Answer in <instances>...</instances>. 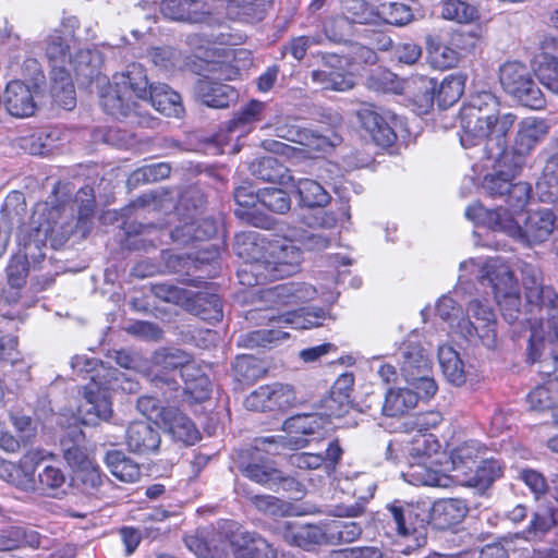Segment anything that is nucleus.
Masks as SVG:
<instances>
[{
  "label": "nucleus",
  "mask_w": 558,
  "mask_h": 558,
  "mask_svg": "<svg viewBox=\"0 0 558 558\" xmlns=\"http://www.w3.org/2000/svg\"><path fill=\"white\" fill-rule=\"evenodd\" d=\"M515 120V114L500 111V104L492 93H480L460 110L461 145L471 148L485 144L489 155H502L501 161L506 163L509 159L506 136Z\"/></svg>",
  "instance_id": "nucleus-1"
},
{
  "label": "nucleus",
  "mask_w": 558,
  "mask_h": 558,
  "mask_svg": "<svg viewBox=\"0 0 558 558\" xmlns=\"http://www.w3.org/2000/svg\"><path fill=\"white\" fill-rule=\"evenodd\" d=\"M75 203L78 204V216L74 218L73 208L68 206H49L40 204L35 209L38 216L36 231L38 236L49 239L53 247L62 246L70 236L78 229L82 235L89 231L90 218L95 208V196L92 186H84L75 195Z\"/></svg>",
  "instance_id": "nucleus-2"
},
{
  "label": "nucleus",
  "mask_w": 558,
  "mask_h": 558,
  "mask_svg": "<svg viewBox=\"0 0 558 558\" xmlns=\"http://www.w3.org/2000/svg\"><path fill=\"white\" fill-rule=\"evenodd\" d=\"M465 216L471 220L483 218L492 230L504 232L530 246L545 242L558 229L549 208L527 213L523 226L513 219L508 209L487 210L480 204L469 206Z\"/></svg>",
  "instance_id": "nucleus-3"
},
{
  "label": "nucleus",
  "mask_w": 558,
  "mask_h": 558,
  "mask_svg": "<svg viewBox=\"0 0 558 558\" xmlns=\"http://www.w3.org/2000/svg\"><path fill=\"white\" fill-rule=\"evenodd\" d=\"M327 314L323 308L300 310L275 314L272 310H252L248 319L258 322L267 328L254 330L240 337L241 345L255 349L278 344L289 338L286 328L308 329L324 325Z\"/></svg>",
  "instance_id": "nucleus-4"
},
{
  "label": "nucleus",
  "mask_w": 558,
  "mask_h": 558,
  "mask_svg": "<svg viewBox=\"0 0 558 558\" xmlns=\"http://www.w3.org/2000/svg\"><path fill=\"white\" fill-rule=\"evenodd\" d=\"M460 270L463 272L459 276L461 282L474 276L482 284L487 282L492 287L502 316L509 324L519 318V284L507 264L499 258H490L482 265L471 258L460 264Z\"/></svg>",
  "instance_id": "nucleus-5"
},
{
  "label": "nucleus",
  "mask_w": 558,
  "mask_h": 558,
  "mask_svg": "<svg viewBox=\"0 0 558 558\" xmlns=\"http://www.w3.org/2000/svg\"><path fill=\"white\" fill-rule=\"evenodd\" d=\"M150 84L146 70L140 63H131L112 76V83L101 95L104 110L114 117H126L134 106V98L148 100Z\"/></svg>",
  "instance_id": "nucleus-6"
},
{
  "label": "nucleus",
  "mask_w": 558,
  "mask_h": 558,
  "mask_svg": "<svg viewBox=\"0 0 558 558\" xmlns=\"http://www.w3.org/2000/svg\"><path fill=\"white\" fill-rule=\"evenodd\" d=\"M72 368L77 374H92L90 383L83 387V399L77 412L83 424L95 426L101 421L107 422L112 415L111 401L105 384L98 381L105 371L101 363L95 359L76 355L71 360Z\"/></svg>",
  "instance_id": "nucleus-7"
},
{
  "label": "nucleus",
  "mask_w": 558,
  "mask_h": 558,
  "mask_svg": "<svg viewBox=\"0 0 558 558\" xmlns=\"http://www.w3.org/2000/svg\"><path fill=\"white\" fill-rule=\"evenodd\" d=\"M529 361L538 363L537 372L545 376H554L547 386H538L527 395V402L532 410L543 411L554 408L558 390V353L554 342L546 343L545 338L533 331L529 344Z\"/></svg>",
  "instance_id": "nucleus-8"
},
{
  "label": "nucleus",
  "mask_w": 558,
  "mask_h": 558,
  "mask_svg": "<svg viewBox=\"0 0 558 558\" xmlns=\"http://www.w3.org/2000/svg\"><path fill=\"white\" fill-rule=\"evenodd\" d=\"M288 445L302 447L305 445V440L292 441L283 436L258 438L255 440L253 449L243 451L238 468L251 481L274 489V482L279 478V470L274 468L269 460L262 456V452L278 454L279 449Z\"/></svg>",
  "instance_id": "nucleus-9"
},
{
  "label": "nucleus",
  "mask_w": 558,
  "mask_h": 558,
  "mask_svg": "<svg viewBox=\"0 0 558 558\" xmlns=\"http://www.w3.org/2000/svg\"><path fill=\"white\" fill-rule=\"evenodd\" d=\"M202 205L203 195L197 189L191 187L181 194L177 211L185 215L186 220L170 232L173 242L185 245L193 241H205L215 236L218 223L214 218H194V214Z\"/></svg>",
  "instance_id": "nucleus-10"
},
{
  "label": "nucleus",
  "mask_w": 558,
  "mask_h": 558,
  "mask_svg": "<svg viewBox=\"0 0 558 558\" xmlns=\"http://www.w3.org/2000/svg\"><path fill=\"white\" fill-rule=\"evenodd\" d=\"M499 82L504 90L522 106L536 110L544 108V95L524 63L520 61L502 63L499 68Z\"/></svg>",
  "instance_id": "nucleus-11"
},
{
  "label": "nucleus",
  "mask_w": 558,
  "mask_h": 558,
  "mask_svg": "<svg viewBox=\"0 0 558 558\" xmlns=\"http://www.w3.org/2000/svg\"><path fill=\"white\" fill-rule=\"evenodd\" d=\"M524 286L527 301L538 306L541 319L546 322L545 341L546 343L553 341L558 353V293L550 287L542 286L536 274L531 278V286L527 279H524Z\"/></svg>",
  "instance_id": "nucleus-12"
},
{
  "label": "nucleus",
  "mask_w": 558,
  "mask_h": 558,
  "mask_svg": "<svg viewBox=\"0 0 558 558\" xmlns=\"http://www.w3.org/2000/svg\"><path fill=\"white\" fill-rule=\"evenodd\" d=\"M468 314L474 319L462 318L458 322L457 330L465 339L478 337L488 348L496 343V317L493 308L480 300H472L468 304Z\"/></svg>",
  "instance_id": "nucleus-13"
},
{
  "label": "nucleus",
  "mask_w": 558,
  "mask_h": 558,
  "mask_svg": "<svg viewBox=\"0 0 558 558\" xmlns=\"http://www.w3.org/2000/svg\"><path fill=\"white\" fill-rule=\"evenodd\" d=\"M291 236L270 243L265 259V279H282L296 274L303 262V252Z\"/></svg>",
  "instance_id": "nucleus-14"
},
{
  "label": "nucleus",
  "mask_w": 558,
  "mask_h": 558,
  "mask_svg": "<svg viewBox=\"0 0 558 558\" xmlns=\"http://www.w3.org/2000/svg\"><path fill=\"white\" fill-rule=\"evenodd\" d=\"M386 510L396 532L401 536H408L425 524L432 525V504L428 500L410 504L395 500L387 505Z\"/></svg>",
  "instance_id": "nucleus-15"
},
{
  "label": "nucleus",
  "mask_w": 558,
  "mask_h": 558,
  "mask_svg": "<svg viewBox=\"0 0 558 558\" xmlns=\"http://www.w3.org/2000/svg\"><path fill=\"white\" fill-rule=\"evenodd\" d=\"M189 353L180 349H160L151 357V383L156 388L162 389L165 397L171 398L172 392L179 389V383L171 376L172 372L181 371L189 361Z\"/></svg>",
  "instance_id": "nucleus-16"
},
{
  "label": "nucleus",
  "mask_w": 558,
  "mask_h": 558,
  "mask_svg": "<svg viewBox=\"0 0 558 558\" xmlns=\"http://www.w3.org/2000/svg\"><path fill=\"white\" fill-rule=\"evenodd\" d=\"M548 130L547 122L538 118H525L518 124L512 151L509 154L514 171L521 170L525 158L543 141Z\"/></svg>",
  "instance_id": "nucleus-17"
},
{
  "label": "nucleus",
  "mask_w": 558,
  "mask_h": 558,
  "mask_svg": "<svg viewBox=\"0 0 558 558\" xmlns=\"http://www.w3.org/2000/svg\"><path fill=\"white\" fill-rule=\"evenodd\" d=\"M322 68L312 72V80L325 89L345 92L353 87V76L345 71L347 59L336 53L322 57Z\"/></svg>",
  "instance_id": "nucleus-18"
},
{
  "label": "nucleus",
  "mask_w": 558,
  "mask_h": 558,
  "mask_svg": "<svg viewBox=\"0 0 558 558\" xmlns=\"http://www.w3.org/2000/svg\"><path fill=\"white\" fill-rule=\"evenodd\" d=\"M270 243L256 231L241 232L234 238V251L251 264V272L265 279V259H268Z\"/></svg>",
  "instance_id": "nucleus-19"
},
{
  "label": "nucleus",
  "mask_w": 558,
  "mask_h": 558,
  "mask_svg": "<svg viewBox=\"0 0 558 558\" xmlns=\"http://www.w3.org/2000/svg\"><path fill=\"white\" fill-rule=\"evenodd\" d=\"M298 145L300 147H293L275 140L264 142V147L267 150L286 156L287 158H314L317 153L327 151L331 146L326 136L308 129L303 130Z\"/></svg>",
  "instance_id": "nucleus-20"
},
{
  "label": "nucleus",
  "mask_w": 558,
  "mask_h": 558,
  "mask_svg": "<svg viewBox=\"0 0 558 558\" xmlns=\"http://www.w3.org/2000/svg\"><path fill=\"white\" fill-rule=\"evenodd\" d=\"M357 117L377 145L391 146L397 140L396 116L390 111L378 112L372 108H363L357 112Z\"/></svg>",
  "instance_id": "nucleus-21"
},
{
  "label": "nucleus",
  "mask_w": 558,
  "mask_h": 558,
  "mask_svg": "<svg viewBox=\"0 0 558 558\" xmlns=\"http://www.w3.org/2000/svg\"><path fill=\"white\" fill-rule=\"evenodd\" d=\"M397 357L401 375L407 381L422 378L430 373L432 363L418 342L408 340L401 344Z\"/></svg>",
  "instance_id": "nucleus-22"
},
{
  "label": "nucleus",
  "mask_w": 558,
  "mask_h": 558,
  "mask_svg": "<svg viewBox=\"0 0 558 558\" xmlns=\"http://www.w3.org/2000/svg\"><path fill=\"white\" fill-rule=\"evenodd\" d=\"M38 85L31 87L21 81H12L7 85L4 105L8 112L16 118H26L34 114L37 104Z\"/></svg>",
  "instance_id": "nucleus-23"
},
{
  "label": "nucleus",
  "mask_w": 558,
  "mask_h": 558,
  "mask_svg": "<svg viewBox=\"0 0 558 558\" xmlns=\"http://www.w3.org/2000/svg\"><path fill=\"white\" fill-rule=\"evenodd\" d=\"M180 375L185 384L184 393L187 402H203L209 398L210 380L199 363L191 355L187 363L181 367Z\"/></svg>",
  "instance_id": "nucleus-24"
},
{
  "label": "nucleus",
  "mask_w": 558,
  "mask_h": 558,
  "mask_svg": "<svg viewBox=\"0 0 558 558\" xmlns=\"http://www.w3.org/2000/svg\"><path fill=\"white\" fill-rule=\"evenodd\" d=\"M126 445L137 453H149L158 449L160 435L156 425L149 421L132 422L126 429Z\"/></svg>",
  "instance_id": "nucleus-25"
},
{
  "label": "nucleus",
  "mask_w": 558,
  "mask_h": 558,
  "mask_svg": "<svg viewBox=\"0 0 558 558\" xmlns=\"http://www.w3.org/2000/svg\"><path fill=\"white\" fill-rule=\"evenodd\" d=\"M468 506L462 499H439L432 504V525L436 530H449L463 521Z\"/></svg>",
  "instance_id": "nucleus-26"
},
{
  "label": "nucleus",
  "mask_w": 558,
  "mask_h": 558,
  "mask_svg": "<svg viewBox=\"0 0 558 558\" xmlns=\"http://www.w3.org/2000/svg\"><path fill=\"white\" fill-rule=\"evenodd\" d=\"M196 98L211 108H226L238 98L236 90L227 84L199 78L194 86Z\"/></svg>",
  "instance_id": "nucleus-27"
},
{
  "label": "nucleus",
  "mask_w": 558,
  "mask_h": 558,
  "mask_svg": "<svg viewBox=\"0 0 558 558\" xmlns=\"http://www.w3.org/2000/svg\"><path fill=\"white\" fill-rule=\"evenodd\" d=\"M235 558H277V551L256 533L239 531L232 536Z\"/></svg>",
  "instance_id": "nucleus-28"
},
{
  "label": "nucleus",
  "mask_w": 558,
  "mask_h": 558,
  "mask_svg": "<svg viewBox=\"0 0 558 558\" xmlns=\"http://www.w3.org/2000/svg\"><path fill=\"white\" fill-rule=\"evenodd\" d=\"M488 449L477 440H469L452 450L450 459L457 477L469 475L474 466L486 457Z\"/></svg>",
  "instance_id": "nucleus-29"
},
{
  "label": "nucleus",
  "mask_w": 558,
  "mask_h": 558,
  "mask_svg": "<svg viewBox=\"0 0 558 558\" xmlns=\"http://www.w3.org/2000/svg\"><path fill=\"white\" fill-rule=\"evenodd\" d=\"M101 65V53L92 49H78L74 56L70 54L66 61L68 70L73 71L76 77L85 83L98 76Z\"/></svg>",
  "instance_id": "nucleus-30"
},
{
  "label": "nucleus",
  "mask_w": 558,
  "mask_h": 558,
  "mask_svg": "<svg viewBox=\"0 0 558 558\" xmlns=\"http://www.w3.org/2000/svg\"><path fill=\"white\" fill-rule=\"evenodd\" d=\"M161 421L168 430L180 441L193 445L199 439L194 423L175 408L161 411Z\"/></svg>",
  "instance_id": "nucleus-31"
},
{
  "label": "nucleus",
  "mask_w": 558,
  "mask_h": 558,
  "mask_svg": "<svg viewBox=\"0 0 558 558\" xmlns=\"http://www.w3.org/2000/svg\"><path fill=\"white\" fill-rule=\"evenodd\" d=\"M494 157L498 158V170L485 175L483 180V189L489 196L504 199L510 182L513 181L519 171H514L513 163L510 161V158L505 163L501 161L502 155H495L492 153V155L488 156V158Z\"/></svg>",
  "instance_id": "nucleus-32"
},
{
  "label": "nucleus",
  "mask_w": 558,
  "mask_h": 558,
  "mask_svg": "<svg viewBox=\"0 0 558 558\" xmlns=\"http://www.w3.org/2000/svg\"><path fill=\"white\" fill-rule=\"evenodd\" d=\"M502 469L500 463L493 459L484 457L477 463L469 475L460 478V483L468 487L476 488L481 492L486 490L498 477L501 476Z\"/></svg>",
  "instance_id": "nucleus-33"
},
{
  "label": "nucleus",
  "mask_w": 558,
  "mask_h": 558,
  "mask_svg": "<svg viewBox=\"0 0 558 558\" xmlns=\"http://www.w3.org/2000/svg\"><path fill=\"white\" fill-rule=\"evenodd\" d=\"M148 100L157 111L167 117L178 118L184 111L181 96L167 84L159 83L150 86Z\"/></svg>",
  "instance_id": "nucleus-34"
},
{
  "label": "nucleus",
  "mask_w": 558,
  "mask_h": 558,
  "mask_svg": "<svg viewBox=\"0 0 558 558\" xmlns=\"http://www.w3.org/2000/svg\"><path fill=\"white\" fill-rule=\"evenodd\" d=\"M85 435L82 429L70 428L61 439L63 447V458L74 470H87L90 465L85 449L81 446Z\"/></svg>",
  "instance_id": "nucleus-35"
},
{
  "label": "nucleus",
  "mask_w": 558,
  "mask_h": 558,
  "mask_svg": "<svg viewBox=\"0 0 558 558\" xmlns=\"http://www.w3.org/2000/svg\"><path fill=\"white\" fill-rule=\"evenodd\" d=\"M427 60L430 66L437 70H447L456 66L461 54L454 48L442 43L438 36H426Z\"/></svg>",
  "instance_id": "nucleus-36"
},
{
  "label": "nucleus",
  "mask_w": 558,
  "mask_h": 558,
  "mask_svg": "<svg viewBox=\"0 0 558 558\" xmlns=\"http://www.w3.org/2000/svg\"><path fill=\"white\" fill-rule=\"evenodd\" d=\"M37 476L31 474L34 488L29 493L37 492L41 495L56 496L66 482L64 472L54 465H38Z\"/></svg>",
  "instance_id": "nucleus-37"
},
{
  "label": "nucleus",
  "mask_w": 558,
  "mask_h": 558,
  "mask_svg": "<svg viewBox=\"0 0 558 558\" xmlns=\"http://www.w3.org/2000/svg\"><path fill=\"white\" fill-rule=\"evenodd\" d=\"M286 537L291 544L305 549L316 545H328L327 524L325 522L323 525L293 526L287 532Z\"/></svg>",
  "instance_id": "nucleus-38"
},
{
  "label": "nucleus",
  "mask_w": 558,
  "mask_h": 558,
  "mask_svg": "<svg viewBox=\"0 0 558 558\" xmlns=\"http://www.w3.org/2000/svg\"><path fill=\"white\" fill-rule=\"evenodd\" d=\"M105 463L110 473L121 482L135 483L141 477L140 465L120 450L108 451L105 457Z\"/></svg>",
  "instance_id": "nucleus-39"
},
{
  "label": "nucleus",
  "mask_w": 558,
  "mask_h": 558,
  "mask_svg": "<svg viewBox=\"0 0 558 558\" xmlns=\"http://www.w3.org/2000/svg\"><path fill=\"white\" fill-rule=\"evenodd\" d=\"M418 393L409 388L389 389L383 404V414L396 417L416 407Z\"/></svg>",
  "instance_id": "nucleus-40"
},
{
  "label": "nucleus",
  "mask_w": 558,
  "mask_h": 558,
  "mask_svg": "<svg viewBox=\"0 0 558 558\" xmlns=\"http://www.w3.org/2000/svg\"><path fill=\"white\" fill-rule=\"evenodd\" d=\"M51 95L54 104L66 110L73 109L76 105V97L70 70H54L51 73Z\"/></svg>",
  "instance_id": "nucleus-41"
},
{
  "label": "nucleus",
  "mask_w": 558,
  "mask_h": 558,
  "mask_svg": "<svg viewBox=\"0 0 558 558\" xmlns=\"http://www.w3.org/2000/svg\"><path fill=\"white\" fill-rule=\"evenodd\" d=\"M36 236L37 240L25 244V252L23 255H15L10 259V263L7 267V277L10 286L13 288H21L25 283L28 274L27 258H36L37 256L34 254L33 250L39 248L37 243L44 242V240H46L44 235L38 236L36 233Z\"/></svg>",
  "instance_id": "nucleus-42"
},
{
  "label": "nucleus",
  "mask_w": 558,
  "mask_h": 558,
  "mask_svg": "<svg viewBox=\"0 0 558 558\" xmlns=\"http://www.w3.org/2000/svg\"><path fill=\"white\" fill-rule=\"evenodd\" d=\"M290 236L310 252H322L337 241L335 232H323L316 229L298 228L290 230Z\"/></svg>",
  "instance_id": "nucleus-43"
},
{
  "label": "nucleus",
  "mask_w": 558,
  "mask_h": 558,
  "mask_svg": "<svg viewBox=\"0 0 558 558\" xmlns=\"http://www.w3.org/2000/svg\"><path fill=\"white\" fill-rule=\"evenodd\" d=\"M438 361L446 379L454 386L465 383L466 372L457 351L449 345L438 348Z\"/></svg>",
  "instance_id": "nucleus-44"
},
{
  "label": "nucleus",
  "mask_w": 558,
  "mask_h": 558,
  "mask_svg": "<svg viewBox=\"0 0 558 558\" xmlns=\"http://www.w3.org/2000/svg\"><path fill=\"white\" fill-rule=\"evenodd\" d=\"M295 187L301 204L308 208L325 207L331 201L330 194L315 180L302 178L298 180Z\"/></svg>",
  "instance_id": "nucleus-45"
},
{
  "label": "nucleus",
  "mask_w": 558,
  "mask_h": 558,
  "mask_svg": "<svg viewBox=\"0 0 558 558\" xmlns=\"http://www.w3.org/2000/svg\"><path fill=\"white\" fill-rule=\"evenodd\" d=\"M341 11L355 25H377V7L367 0H341Z\"/></svg>",
  "instance_id": "nucleus-46"
},
{
  "label": "nucleus",
  "mask_w": 558,
  "mask_h": 558,
  "mask_svg": "<svg viewBox=\"0 0 558 558\" xmlns=\"http://www.w3.org/2000/svg\"><path fill=\"white\" fill-rule=\"evenodd\" d=\"M328 545H340L355 542L362 535L363 529L356 521L331 520L326 522Z\"/></svg>",
  "instance_id": "nucleus-47"
},
{
  "label": "nucleus",
  "mask_w": 558,
  "mask_h": 558,
  "mask_svg": "<svg viewBox=\"0 0 558 558\" xmlns=\"http://www.w3.org/2000/svg\"><path fill=\"white\" fill-rule=\"evenodd\" d=\"M466 75L463 73L450 74L442 80L437 92V101L440 107L454 105L463 95Z\"/></svg>",
  "instance_id": "nucleus-48"
},
{
  "label": "nucleus",
  "mask_w": 558,
  "mask_h": 558,
  "mask_svg": "<svg viewBox=\"0 0 558 558\" xmlns=\"http://www.w3.org/2000/svg\"><path fill=\"white\" fill-rule=\"evenodd\" d=\"M193 312L203 320L218 323L223 317L222 305L217 294L199 292L193 301Z\"/></svg>",
  "instance_id": "nucleus-49"
},
{
  "label": "nucleus",
  "mask_w": 558,
  "mask_h": 558,
  "mask_svg": "<svg viewBox=\"0 0 558 558\" xmlns=\"http://www.w3.org/2000/svg\"><path fill=\"white\" fill-rule=\"evenodd\" d=\"M328 421L320 413L299 414L288 418L283 428L287 432L300 433L303 435L316 434L320 429L327 430Z\"/></svg>",
  "instance_id": "nucleus-50"
},
{
  "label": "nucleus",
  "mask_w": 558,
  "mask_h": 558,
  "mask_svg": "<svg viewBox=\"0 0 558 558\" xmlns=\"http://www.w3.org/2000/svg\"><path fill=\"white\" fill-rule=\"evenodd\" d=\"M253 175L274 183H284L289 178L287 168L274 157H263L251 166Z\"/></svg>",
  "instance_id": "nucleus-51"
},
{
  "label": "nucleus",
  "mask_w": 558,
  "mask_h": 558,
  "mask_svg": "<svg viewBox=\"0 0 558 558\" xmlns=\"http://www.w3.org/2000/svg\"><path fill=\"white\" fill-rule=\"evenodd\" d=\"M378 24L404 26L413 20L412 9L403 2H387L377 7Z\"/></svg>",
  "instance_id": "nucleus-52"
},
{
  "label": "nucleus",
  "mask_w": 558,
  "mask_h": 558,
  "mask_svg": "<svg viewBox=\"0 0 558 558\" xmlns=\"http://www.w3.org/2000/svg\"><path fill=\"white\" fill-rule=\"evenodd\" d=\"M440 5L441 16L458 23H471L478 14L475 5L462 0H442Z\"/></svg>",
  "instance_id": "nucleus-53"
},
{
  "label": "nucleus",
  "mask_w": 558,
  "mask_h": 558,
  "mask_svg": "<svg viewBox=\"0 0 558 558\" xmlns=\"http://www.w3.org/2000/svg\"><path fill=\"white\" fill-rule=\"evenodd\" d=\"M234 201L238 206L234 209V214L247 222L257 225L253 221L251 210H253L257 204H260L259 191L255 193L251 185H241L234 190Z\"/></svg>",
  "instance_id": "nucleus-54"
},
{
  "label": "nucleus",
  "mask_w": 558,
  "mask_h": 558,
  "mask_svg": "<svg viewBox=\"0 0 558 558\" xmlns=\"http://www.w3.org/2000/svg\"><path fill=\"white\" fill-rule=\"evenodd\" d=\"M0 478L23 492H31L34 486L28 473L22 465L0 460Z\"/></svg>",
  "instance_id": "nucleus-55"
},
{
  "label": "nucleus",
  "mask_w": 558,
  "mask_h": 558,
  "mask_svg": "<svg viewBox=\"0 0 558 558\" xmlns=\"http://www.w3.org/2000/svg\"><path fill=\"white\" fill-rule=\"evenodd\" d=\"M246 499L262 513L270 517H284L289 512V504L272 495H253L245 492Z\"/></svg>",
  "instance_id": "nucleus-56"
},
{
  "label": "nucleus",
  "mask_w": 558,
  "mask_h": 558,
  "mask_svg": "<svg viewBox=\"0 0 558 558\" xmlns=\"http://www.w3.org/2000/svg\"><path fill=\"white\" fill-rule=\"evenodd\" d=\"M409 476L415 485L448 487L451 482L449 476L422 464L412 465Z\"/></svg>",
  "instance_id": "nucleus-57"
},
{
  "label": "nucleus",
  "mask_w": 558,
  "mask_h": 558,
  "mask_svg": "<svg viewBox=\"0 0 558 558\" xmlns=\"http://www.w3.org/2000/svg\"><path fill=\"white\" fill-rule=\"evenodd\" d=\"M301 292L302 287L300 284L282 283L265 291L264 298L277 305H292L304 299Z\"/></svg>",
  "instance_id": "nucleus-58"
},
{
  "label": "nucleus",
  "mask_w": 558,
  "mask_h": 558,
  "mask_svg": "<svg viewBox=\"0 0 558 558\" xmlns=\"http://www.w3.org/2000/svg\"><path fill=\"white\" fill-rule=\"evenodd\" d=\"M68 52L69 46L58 33L48 37L46 56L51 63V73L54 72V70L60 71V69H68L66 61L70 56Z\"/></svg>",
  "instance_id": "nucleus-59"
},
{
  "label": "nucleus",
  "mask_w": 558,
  "mask_h": 558,
  "mask_svg": "<svg viewBox=\"0 0 558 558\" xmlns=\"http://www.w3.org/2000/svg\"><path fill=\"white\" fill-rule=\"evenodd\" d=\"M354 31V24L341 12L326 20L324 23V33L326 37L333 43L345 41Z\"/></svg>",
  "instance_id": "nucleus-60"
},
{
  "label": "nucleus",
  "mask_w": 558,
  "mask_h": 558,
  "mask_svg": "<svg viewBox=\"0 0 558 558\" xmlns=\"http://www.w3.org/2000/svg\"><path fill=\"white\" fill-rule=\"evenodd\" d=\"M260 205L276 214H286L290 210L291 199L289 194L276 187H266L259 191Z\"/></svg>",
  "instance_id": "nucleus-61"
},
{
  "label": "nucleus",
  "mask_w": 558,
  "mask_h": 558,
  "mask_svg": "<svg viewBox=\"0 0 558 558\" xmlns=\"http://www.w3.org/2000/svg\"><path fill=\"white\" fill-rule=\"evenodd\" d=\"M257 0H228L227 12L233 19L252 22L260 20L263 10Z\"/></svg>",
  "instance_id": "nucleus-62"
},
{
  "label": "nucleus",
  "mask_w": 558,
  "mask_h": 558,
  "mask_svg": "<svg viewBox=\"0 0 558 558\" xmlns=\"http://www.w3.org/2000/svg\"><path fill=\"white\" fill-rule=\"evenodd\" d=\"M171 168L166 162L144 166L135 170L129 178V184L156 182L169 177Z\"/></svg>",
  "instance_id": "nucleus-63"
},
{
  "label": "nucleus",
  "mask_w": 558,
  "mask_h": 558,
  "mask_svg": "<svg viewBox=\"0 0 558 558\" xmlns=\"http://www.w3.org/2000/svg\"><path fill=\"white\" fill-rule=\"evenodd\" d=\"M556 525L555 511L553 508H544L536 511L523 532L524 538L530 539L531 536H539L549 532Z\"/></svg>",
  "instance_id": "nucleus-64"
}]
</instances>
